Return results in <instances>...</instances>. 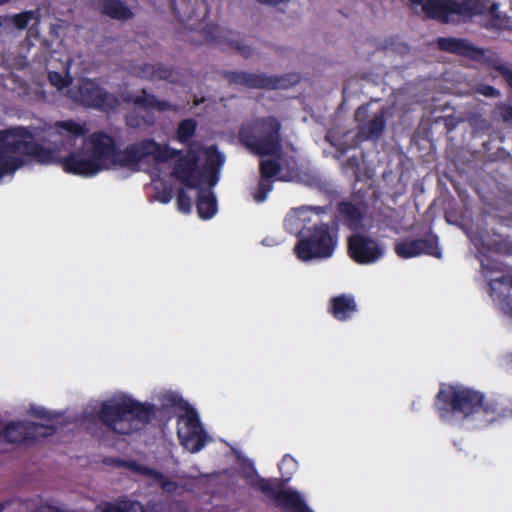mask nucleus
Returning <instances> with one entry per match:
<instances>
[{
  "mask_svg": "<svg viewBox=\"0 0 512 512\" xmlns=\"http://www.w3.org/2000/svg\"><path fill=\"white\" fill-rule=\"evenodd\" d=\"M34 135L28 127L15 126L0 130V180L14 173L24 161L19 156H28L41 164L58 163L54 150L32 141Z\"/></svg>",
  "mask_w": 512,
  "mask_h": 512,
  "instance_id": "obj_1",
  "label": "nucleus"
},
{
  "mask_svg": "<svg viewBox=\"0 0 512 512\" xmlns=\"http://www.w3.org/2000/svg\"><path fill=\"white\" fill-rule=\"evenodd\" d=\"M155 416L153 403L140 402L132 397L121 401H104L97 411L99 421L118 435H131L143 430Z\"/></svg>",
  "mask_w": 512,
  "mask_h": 512,
  "instance_id": "obj_2",
  "label": "nucleus"
},
{
  "mask_svg": "<svg viewBox=\"0 0 512 512\" xmlns=\"http://www.w3.org/2000/svg\"><path fill=\"white\" fill-rule=\"evenodd\" d=\"M116 139L104 131H94L86 141L85 147L72 151L60 160L62 169L68 173L83 177H92L110 169L115 153Z\"/></svg>",
  "mask_w": 512,
  "mask_h": 512,
  "instance_id": "obj_3",
  "label": "nucleus"
},
{
  "mask_svg": "<svg viewBox=\"0 0 512 512\" xmlns=\"http://www.w3.org/2000/svg\"><path fill=\"white\" fill-rule=\"evenodd\" d=\"M434 407L441 419L459 415L469 418L483 413L493 416L497 413V404L486 401L484 393L463 386L442 384L434 400Z\"/></svg>",
  "mask_w": 512,
  "mask_h": 512,
  "instance_id": "obj_4",
  "label": "nucleus"
},
{
  "mask_svg": "<svg viewBox=\"0 0 512 512\" xmlns=\"http://www.w3.org/2000/svg\"><path fill=\"white\" fill-rule=\"evenodd\" d=\"M238 138L253 155L280 158L283 153L282 124L275 116H260L244 122Z\"/></svg>",
  "mask_w": 512,
  "mask_h": 512,
  "instance_id": "obj_5",
  "label": "nucleus"
},
{
  "mask_svg": "<svg viewBox=\"0 0 512 512\" xmlns=\"http://www.w3.org/2000/svg\"><path fill=\"white\" fill-rule=\"evenodd\" d=\"M412 5H420L428 19L437 20L443 24L454 22H467L474 16L485 11L481 0H408Z\"/></svg>",
  "mask_w": 512,
  "mask_h": 512,
  "instance_id": "obj_6",
  "label": "nucleus"
},
{
  "mask_svg": "<svg viewBox=\"0 0 512 512\" xmlns=\"http://www.w3.org/2000/svg\"><path fill=\"white\" fill-rule=\"evenodd\" d=\"M338 244V232L329 224H316L299 237L294 253L298 259L307 262L314 259L330 258Z\"/></svg>",
  "mask_w": 512,
  "mask_h": 512,
  "instance_id": "obj_7",
  "label": "nucleus"
},
{
  "mask_svg": "<svg viewBox=\"0 0 512 512\" xmlns=\"http://www.w3.org/2000/svg\"><path fill=\"white\" fill-rule=\"evenodd\" d=\"M251 488L259 490L282 512H311L305 500L296 490L285 489L281 479H266L256 473Z\"/></svg>",
  "mask_w": 512,
  "mask_h": 512,
  "instance_id": "obj_8",
  "label": "nucleus"
},
{
  "mask_svg": "<svg viewBox=\"0 0 512 512\" xmlns=\"http://www.w3.org/2000/svg\"><path fill=\"white\" fill-rule=\"evenodd\" d=\"M223 77L230 84L243 86L249 89H286L300 82L298 73H289L282 76L266 75L265 73H249L245 71H225Z\"/></svg>",
  "mask_w": 512,
  "mask_h": 512,
  "instance_id": "obj_9",
  "label": "nucleus"
},
{
  "mask_svg": "<svg viewBox=\"0 0 512 512\" xmlns=\"http://www.w3.org/2000/svg\"><path fill=\"white\" fill-rule=\"evenodd\" d=\"M71 92L75 101L87 108L110 112L120 106L118 97L100 86L94 79L83 78Z\"/></svg>",
  "mask_w": 512,
  "mask_h": 512,
  "instance_id": "obj_10",
  "label": "nucleus"
},
{
  "mask_svg": "<svg viewBox=\"0 0 512 512\" xmlns=\"http://www.w3.org/2000/svg\"><path fill=\"white\" fill-rule=\"evenodd\" d=\"M56 433L53 425H45L36 422L11 421L0 431V436L6 443L22 444L35 442L40 438H46Z\"/></svg>",
  "mask_w": 512,
  "mask_h": 512,
  "instance_id": "obj_11",
  "label": "nucleus"
},
{
  "mask_svg": "<svg viewBox=\"0 0 512 512\" xmlns=\"http://www.w3.org/2000/svg\"><path fill=\"white\" fill-rule=\"evenodd\" d=\"M201 40H198L196 44L199 45H216L223 48H229L232 50L239 51L244 58H248L252 55V48L238 39L239 34L223 28L217 24H209L199 31Z\"/></svg>",
  "mask_w": 512,
  "mask_h": 512,
  "instance_id": "obj_12",
  "label": "nucleus"
},
{
  "mask_svg": "<svg viewBox=\"0 0 512 512\" xmlns=\"http://www.w3.org/2000/svg\"><path fill=\"white\" fill-rule=\"evenodd\" d=\"M171 176L186 188H200L204 183L205 173L199 168V157L193 150L176 156Z\"/></svg>",
  "mask_w": 512,
  "mask_h": 512,
  "instance_id": "obj_13",
  "label": "nucleus"
},
{
  "mask_svg": "<svg viewBox=\"0 0 512 512\" xmlns=\"http://www.w3.org/2000/svg\"><path fill=\"white\" fill-rule=\"evenodd\" d=\"M178 423H183L177 431L181 444L191 452L200 451L205 446V431L197 411L187 407L185 415L179 417Z\"/></svg>",
  "mask_w": 512,
  "mask_h": 512,
  "instance_id": "obj_14",
  "label": "nucleus"
},
{
  "mask_svg": "<svg viewBox=\"0 0 512 512\" xmlns=\"http://www.w3.org/2000/svg\"><path fill=\"white\" fill-rule=\"evenodd\" d=\"M348 254L358 264H372L384 255V248L375 239L364 234H352L347 241Z\"/></svg>",
  "mask_w": 512,
  "mask_h": 512,
  "instance_id": "obj_15",
  "label": "nucleus"
},
{
  "mask_svg": "<svg viewBox=\"0 0 512 512\" xmlns=\"http://www.w3.org/2000/svg\"><path fill=\"white\" fill-rule=\"evenodd\" d=\"M394 251L402 259H410L422 254L435 258H441L442 255L438 245V236L432 232L424 238L398 241L394 245Z\"/></svg>",
  "mask_w": 512,
  "mask_h": 512,
  "instance_id": "obj_16",
  "label": "nucleus"
},
{
  "mask_svg": "<svg viewBox=\"0 0 512 512\" xmlns=\"http://www.w3.org/2000/svg\"><path fill=\"white\" fill-rule=\"evenodd\" d=\"M387 108L382 107L373 118L366 121L369 115V104L360 105L355 111V120L359 123L357 136L363 140H378L386 128Z\"/></svg>",
  "mask_w": 512,
  "mask_h": 512,
  "instance_id": "obj_17",
  "label": "nucleus"
},
{
  "mask_svg": "<svg viewBox=\"0 0 512 512\" xmlns=\"http://www.w3.org/2000/svg\"><path fill=\"white\" fill-rule=\"evenodd\" d=\"M281 170V164L275 159H264L260 161V180L255 191L252 193L253 198L257 203H262L267 199L269 192L273 189V181L275 178L283 182L290 180L287 176L277 177Z\"/></svg>",
  "mask_w": 512,
  "mask_h": 512,
  "instance_id": "obj_18",
  "label": "nucleus"
},
{
  "mask_svg": "<svg viewBox=\"0 0 512 512\" xmlns=\"http://www.w3.org/2000/svg\"><path fill=\"white\" fill-rule=\"evenodd\" d=\"M111 461L116 466L128 467L141 475L153 479L154 482L157 483L164 492L175 493L178 489V484L176 481L171 480L165 474L154 468L138 464L135 461H126L119 458L111 459Z\"/></svg>",
  "mask_w": 512,
  "mask_h": 512,
  "instance_id": "obj_19",
  "label": "nucleus"
},
{
  "mask_svg": "<svg viewBox=\"0 0 512 512\" xmlns=\"http://www.w3.org/2000/svg\"><path fill=\"white\" fill-rule=\"evenodd\" d=\"M124 102L131 103L135 107L144 110H155L158 112H177L178 106L166 100L158 99L154 94L149 93L143 88L139 95H129L124 98Z\"/></svg>",
  "mask_w": 512,
  "mask_h": 512,
  "instance_id": "obj_20",
  "label": "nucleus"
},
{
  "mask_svg": "<svg viewBox=\"0 0 512 512\" xmlns=\"http://www.w3.org/2000/svg\"><path fill=\"white\" fill-rule=\"evenodd\" d=\"M437 45L442 51L474 59L484 54L482 49L473 46L465 39L439 37L437 39Z\"/></svg>",
  "mask_w": 512,
  "mask_h": 512,
  "instance_id": "obj_21",
  "label": "nucleus"
},
{
  "mask_svg": "<svg viewBox=\"0 0 512 512\" xmlns=\"http://www.w3.org/2000/svg\"><path fill=\"white\" fill-rule=\"evenodd\" d=\"M338 218L343 225L351 231H358L363 227L364 211L359 205L342 200L337 204Z\"/></svg>",
  "mask_w": 512,
  "mask_h": 512,
  "instance_id": "obj_22",
  "label": "nucleus"
},
{
  "mask_svg": "<svg viewBox=\"0 0 512 512\" xmlns=\"http://www.w3.org/2000/svg\"><path fill=\"white\" fill-rule=\"evenodd\" d=\"M357 311V304L352 295L341 294L330 299L329 312L339 321L350 319Z\"/></svg>",
  "mask_w": 512,
  "mask_h": 512,
  "instance_id": "obj_23",
  "label": "nucleus"
},
{
  "mask_svg": "<svg viewBox=\"0 0 512 512\" xmlns=\"http://www.w3.org/2000/svg\"><path fill=\"white\" fill-rule=\"evenodd\" d=\"M489 293L493 298L503 301L512 312V276L502 275L489 281Z\"/></svg>",
  "mask_w": 512,
  "mask_h": 512,
  "instance_id": "obj_24",
  "label": "nucleus"
},
{
  "mask_svg": "<svg viewBox=\"0 0 512 512\" xmlns=\"http://www.w3.org/2000/svg\"><path fill=\"white\" fill-rule=\"evenodd\" d=\"M139 163V157L137 156V150L134 144H129L124 149H121L119 145L116 144L110 169L116 167L136 169Z\"/></svg>",
  "mask_w": 512,
  "mask_h": 512,
  "instance_id": "obj_25",
  "label": "nucleus"
},
{
  "mask_svg": "<svg viewBox=\"0 0 512 512\" xmlns=\"http://www.w3.org/2000/svg\"><path fill=\"white\" fill-rule=\"evenodd\" d=\"M198 190L196 209L199 217L204 220L211 219L217 212V200L213 192L206 191L202 185Z\"/></svg>",
  "mask_w": 512,
  "mask_h": 512,
  "instance_id": "obj_26",
  "label": "nucleus"
},
{
  "mask_svg": "<svg viewBox=\"0 0 512 512\" xmlns=\"http://www.w3.org/2000/svg\"><path fill=\"white\" fill-rule=\"evenodd\" d=\"M95 512H146V510L139 501L123 499L102 502L96 505Z\"/></svg>",
  "mask_w": 512,
  "mask_h": 512,
  "instance_id": "obj_27",
  "label": "nucleus"
},
{
  "mask_svg": "<svg viewBox=\"0 0 512 512\" xmlns=\"http://www.w3.org/2000/svg\"><path fill=\"white\" fill-rule=\"evenodd\" d=\"M101 11L116 20H128L133 16L130 8L121 0H103Z\"/></svg>",
  "mask_w": 512,
  "mask_h": 512,
  "instance_id": "obj_28",
  "label": "nucleus"
},
{
  "mask_svg": "<svg viewBox=\"0 0 512 512\" xmlns=\"http://www.w3.org/2000/svg\"><path fill=\"white\" fill-rule=\"evenodd\" d=\"M55 129L60 135H67L74 139L84 136L88 129L86 124H80L72 119L57 121Z\"/></svg>",
  "mask_w": 512,
  "mask_h": 512,
  "instance_id": "obj_29",
  "label": "nucleus"
},
{
  "mask_svg": "<svg viewBox=\"0 0 512 512\" xmlns=\"http://www.w3.org/2000/svg\"><path fill=\"white\" fill-rule=\"evenodd\" d=\"M197 123L193 118L184 119L179 122L176 129V138L182 143L186 144L195 135Z\"/></svg>",
  "mask_w": 512,
  "mask_h": 512,
  "instance_id": "obj_30",
  "label": "nucleus"
},
{
  "mask_svg": "<svg viewBox=\"0 0 512 512\" xmlns=\"http://www.w3.org/2000/svg\"><path fill=\"white\" fill-rule=\"evenodd\" d=\"M181 154V150L170 147L167 144H160L155 142L154 152H153V160L162 164L167 162L170 159H175L177 155Z\"/></svg>",
  "mask_w": 512,
  "mask_h": 512,
  "instance_id": "obj_31",
  "label": "nucleus"
},
{
  "mask_svg": "<svg viewBox=\"0 0 512 512\" xmlns=\"http://www.w3.org/2000/svg\"><path fill=\"white\" fill-rule=\"evenodd\" d=\"M488 66L490 69L498 72V74L504 79L506 84L512 90V67L510 64L503 62L499 58L488 60Z\"/></svg>",
  "mask_w": 512,
  "mask_h": 512,
  "instance_id": "obj_32",
  "label": "nucleus"
},
{
  "mask_svg": "<svg viewBox=\"0 0 512 512\" xmlns=\"http://www.w3.org/2000/svg\"><path fill=\"white\" fill-rule=\"evenodd\" d=\"M223 164V157L220 153L216 152L215 154H209L206 160V166L210 170V176L208 179L209 187H213L216 185L218 181V170L220 166Z\"/></svg>",
  "mask_w": 512,
  "mask_h": 512,
  "instance_id": "obj_33",
  "label": "nucleus"
},
{
  "mask_svg": "<svg viewBox=\"0 0 512 512\" xmlns=\"http://www.w3.org/2000/svg\"><path fill=\"white\" fill-rule=\"evenodd\" d=\"M481 271L486 277L492 275L495 272H502L503 263L489 256L483 255L480 258Z\"/></svg>",
  "mask_w": 512,
  "mask_h": 512,
  "instance_id": "obj_34",
  "label": "nucleus"
},
{
  "mask_svg": "<svg viewBox=\"0 0 512 512\" xmlns=\"http://www.w3.org/2000/svg\"><path fill=\"white\" fill-rule=\"evenodd\" d=\"M279 471L285 481H288L297 468V461L289 454H286L278 464Z\"/></svg>",
  "mask_w": 512,
  "mask_h": 512,
  "instance_id": "obj_35",
  "label": "nucleus"
},
{
  "mask_svg": "<svg viewBox=\"0 0 512 512\" xmlns=\"http://www.w3.org/2000/svg\"><path fill=\"white\" fill-rule=\"evenodd\" d=\"M155 142L156 141L154 139L148 138L134 144L137 150V156L139 157V162L149 156H153Z\"/></svg>",
  "mask_w": 512,
  "mask_h": 512,
  "instance_id": "obj_36",
  "label": "nucleus"
},
{
  "mask_svg": "<svg viewBox=\"0 0 512 512\" xmlns=\"http://www.w3.org/2000/svg\"><path fill=\"white\" fill-rule=\"evenodd\" d=\"M342 169L345 174L350 173L356 181L360 179L361 161L358 156L349 157L343 164Z\"/></svg>",
  "mask_w": 512,
  "mask_h": 512,
  "instance_id": "obj_37",
  "label": "nucleus"
},
{
  "mask_svg": "<svg viewBox=\"0 0 512 512\" xmlns=\"http://www.w3.org/2000/svg\"><path fill=\"white\" fill-rule=\"evenodd\" d=\"M177 210L183 214H189L192 208L190 196L184 189H179L176 196Z\"/></svg>",
  "mask_w": 512,
  "mask_h": 512,
  "instance_id": "obj_38",
  "label": "nucleus"
},
{
  "mask_svg": "<svg viewBox=\"0 0 512 512\" xmlns=\"http://www.w3.org/2000/svg\"><path fill=\"white\" fill-rule=\"evenodd\" d=\"M162 402L166 407H175L181 409H186L188 407L187 402H185L180 395L173 392L164 394L162 397Z\"/></svg>",
  "mask_w": 512,
  "mask_h": 512,
  "instance_id": "obj_39",
  "label": "nucleus"
},
{
  "mask_svg": "<svg viewBox=\"0 0 512 512\" xmlns=\"http://www.w3.org/2000/svg\"><path fill=\"white\" fill-rule=\"evenodd\" d=\"M156 199L163 203H169L173 198V189L166 183H162L161 186H155Z\"/></svg>",
  "mask_w": 512,
  "mask_h": 512,
  "instance_id": "obj_40",
  "label": "nucleus"
},
{
  "mask_svg": "<svg viewBox=\"0 0 512 512\" xmlns=\"http://www.w3.org/2000/svg\"><path fill=\"white\" fill-rule=\"evenodd\" d=\"M33 15V11L21 12L13 15L12 22L17 29L24 30L27 28L30 20L33 18Z\"/></svg>",
  "mask_w": 512,
  "mask_h": 512,
  "instance_id": "obj_41",
  "label": "nucleus"
},
{
  "mask_svg": "<svg viewBox=\"0 0 512 512\" xmlns=\"http://www.w3.org/2000/svg\"><path fill=\"white\" fill-rule=\"evenodd\" d=\"M49 81L58 89L65 88L71 84V79L68 76H63L61 73L53 71L49 72Z\"/></svg>",
  "mask_w": 512,
  "mask_h": 512,
  "instance_id": "obj_42",
  "label": "nucleus"
},
{
  "mask_svg": "<svg viewBox=\"0 0 512 512\" xmlns=\"http://www.w3.org/2000/svg\"><path fill=\"white\" fill-rule=\"evenodd\" d=\"M173 75L172 67H169L162 63L155 64L154 80H166L168 81Z\"/></svg>",
  "mask_w": 512,
  "mask_h": 512,
  "instance_id": "obj_43",
  "label": "nucleus"
},
{
  "mask_svg": "<svg viewBox=\"0 0 512 512\" xmlns=\"http://www.w3.org/2000/svg\"><path fill=\"white\" fill-rule=\"evenodd\" d=\"M481 1L484 3L485 6L484 14L488 12L493 20L503 23L508 19L505 14L499 12V5L496 2H493L489 7H487L485 1ZM481 15H483V13Z\"/></svg>",
  "mask_w": 512,
  "mask_h": 512,
  "instance_id": "obj_44",
  "label": "nucleus"
},
{
  "mask_svg": "<svg viewBox=\"0 0 512 512\" xmlns=\"http://www.w3.org/2000/svg\"><path fill=\"white\" fill-rule=\"evenodd\" d=\"M497 112L503 122L512 125V105L502 103L497 106Z\"/></svg>",
  "mask_w": 512,
  "mask_h": 512,
  "instance_id": "obj_45",
  "label": "nucleus"
},
{
  "mask_svg": "<svg viewBox=\"0 0 512 512\" xmlns=\"http://www.w3.org/2000/svg\"><path fill=\"white\" fill-rule=\"evenodd\" d=\"M476 90L485 97L496 98L500 96V91L491 85L481 84L477 86Z\"/></svg>",
  "mask_w": 512,
  "mask_h": 512,
  "instance_id": "obj_46",
  "label": "nucleus"
},
{
  "mask_svg": "<svg viewBox=\"0 0 512 512\" xmlns=\"http://www.w3.org/2000/svg\"><path fill=\"white\" fill-rule=\"evenodd\" d=\"M155 64H143L139 67L138 75L142 78L154 81Z\"/></svg>",
  "mask_w": 512,
  "mask_h": 512,
  "instance_id": "obj_47",
  "label": "nucleus"
},
{
  "mask_svg": "<svg viewBox=\"0 0 512 512\" xmlns=\"http://www.w3.org/2000/svg\"><path fill=\"white\" fill-rule=\"evenodd\" d=\"M32 415L39 419H44V420L52 419L51 413L42 407L33 408Z\"/></svg>",
  "mask_w": 512,
  "mask_h": 512,
  "instance_id": "obj_48",
  "label": "nucleus"
},
{
  "mask_svg": "<svg viewBox=\"0 0 512 512\" xmlns=\"http://www.w3.org/2000/svg\"><path fill=\"white\" fill-rule=\"evenodd\" d=\"M506 368L507 371L512 374V352L507 356L506 359Z\"/></svg>",
  "mask_w": 512,
  "mask_h": 512,
  "instance_id": "obj_49",
  "label": "nucleus"
},
{
  "mask_svg": "<svg viewBox=\"0 0 512 512\" xmlns=\"http://www.w3.org/2000/svg\"><path fill=\"white\" fill-rule=\"evenodd\" d=\"M6 17L5 16H0V29L2 28V26L4 25V22L6 21Z\"/></svg>",
  "mask_w": 512,
  "mask_h": 512,
  "instance_id": "obj_50",
  "label": "nucleus"
},
{
  "mask_svg": "<svg viewBox=\"0 0 512 512\" xmlns=\"http://www.w3.org/2000/svg\"><path fill=\"white\" fill-rule=\"evenodd\" d=\"M7 2H8V0H0V5H3L5 3H7Z\"/></svg>",
  "mask_w": 512,
  "mask_h": 512,
  "instance_id": "obj_51",
  "label": "nucleus"
},
{
  "mask_svg": "<svg viewBox=\"0 0 512 512\" xmlns=\"http://www.w3.org/2000/svg\"><path fill=\"white\" fill-rule=\"evenodd\" d=\"M4 509L3 505L0 503V512H2Z\"/></svg>",
  "mask_w": 512,
  "mask_h": 512,
  "instance_id": "obj_52",
  "label": "nucleus"
}]
</instances>
